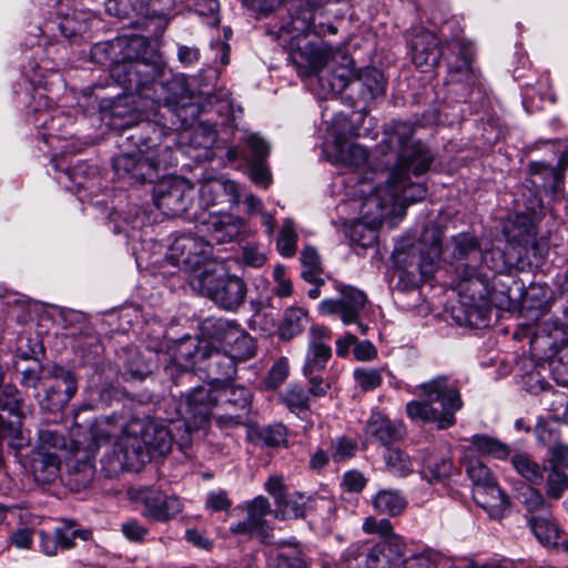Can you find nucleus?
<instances>
[{"mask_svg":"<svg viewBox=\"0 0 568 568\" xmlns=\"http://www.w3.org/2000/svg\"><path fill=\"white\" fill-rule=\"evenodd\" d=\"M416 125L409 121H393L385 129V138L378 149L389 156L386 164L393 168L387 182L395 204L404 205L422 201L426 196V186L410 181V174H425L434 162L430 149L420 140H415Z\"/></svg>","mask_w":568,"mask_h":568,"instance_id":"obj_1","label":"nucleus"},{"mask_svg":"<svg viewBox=\"0 0 568 568\" xmlns=\"http://www.w3.org/2000/svg\"><path fill=\"white\" fill-rule=\"evenodd\" d=\"M190 433L181 422L166 426L153 420H134L129 425L128 434L114 446L112 470L133 467L155 454L166 455L174 443L183 448L191 440Z\"/></svg>","mask_w":568,"mask_h":568,"instance_id":"obj_2","label":"nucleus"},{"mask_svg":"<svg viewBox=\"0 0 568 568\" xmlns=\"http://www.w3.org/2000/svg\"><path fill=\"white\" fill-rule=\"evenodd\" d=\"M184 371V377L191 379L192 369L204 371L207 378L215 384H227L236 374V361L225 351L207 343H200L197 337L186 336L178 342L173 357Z\"/></svg>","mask_w":568,"mask_h":568,"instance_id":"obj_3","label":"nucleus"},{"mask_svg":"<svg viewBox=\"0 0 568 568\" xmlns=\"http://www.w3.org/2000/svg\"><path fill=\"white\" fill-rule=\"evenodd\" d=\"M305 14L307 17L302 20L293 19L292 21L293 29L298 34L292 37L288 43V57L301 77L320 75L329 62H335L337 55L325 41L321 39L311 40L308 36L304 34L312 26L311 11L306 10Z\"/></svg>","mask_w":568,"mask_h":568,"instance_id":"obj_4","label":"nucleus"},{"mask_svg":"<svg viewBox=\"0 0 568 568\" xmlns=\"http://www.w3.org/2000/svg\"><path fill=\"white\" fill-rule=\"evenodd\" d=\"M169 146L148 148L145 153L122 152L112 160L114 173L119 180L129 183H154L169 164Z\"/></svg>","mask_w":568,"mask_h":568,"instance_id":"obj_5","label":"nucleus"},{"mask_svg":"<svg viewBox=\"0 0 568 568\" xmlns=\"http://www.w3.org/2000/svg\"><path fill=\"white\" fill-rule=\"evenodd\" d=\"M190 286L226 311L237 310L246 297L244 281L235 275L217 274L216 264L207 265L201 274L194 275L190 281Z\"/></svg>","mask_w":568,"mask_h":568,"instance_id":"obj_6","label":"nucleus"},{"mask_svg":"<svg viewBox=\"0 0 568 568\" xmlns=\"http://www.w3.org/2000/svg\"><path fill=\"white\" fill-rule=\"evenodd\" d=\"M211 255L212 247L204 239L192 234H181L169 246L164 261L186 273L190 282L207 265L214 266L215 262L211 260Z\"/></svg>","mask_w":568,"mask_h":568,"instance_id":"obj_7","label":"nucleus"},{"mask_svg":"<svg viewBox=\"0 0 568 568\" xmlns=\"http://www.w3.org/2000/svg\"><path fill=\"white\" fill-rule=\"evenodd\" d=\"M416 393L433 405H440V429L455 425V414L462 409L463 400L457 384L448 375H438L416 386Z\"/></svg>","mask_w":568,"mask_h":568,"instance_id":"obj_8","label":"nucleus"},{"mask_svg":"<svg viewBox=\"0 0 568 568\" xmlns=\"http://www.w3.org/2000/svg\"><path fill=\"white\" fill-rule=\"evenodd\" d=\"M338 298L323 300L318 310L324 315H338L345 325L355 324L362 335H366L369 327L362 322V315L366 308V294L354 286H338Z\"/></svg>","mask_w":568,"mask_h":568,"instance_id":"obj_9","label":"nucleus"},{"mask_svg":"<svg viewBox=\"0 0 568 568\" xmlns=\"http://www.w3.org/2000/svg\"><path fill=\"white\" fill-rule=\"evenodd\" d=\"M77 379L73 373L64 367L54 365L49 368L43 378L41 389L36 397L41 408L61 410L77 393Z\"/></svg>","mask_w":568,"mask_h":568,"instance_id":"obj_10","label":"nucleus"},{"mask_svg":"<svg viewBox=\"0 0 568 568\" xmlns=\"http://www.w3.org/2000/svg\"><path fill=\"white\" fill-rule=\"evenodd\" d=\"M193 199V185L179 176L163 179L153 189L155 206L170 217L185 213L191 206Z\"/></svg>","mask_w":568,"mask_h":568,"instance_id":"obj_11","label":"nucleus"},{"mask_svg":"<svg viewBox=\"0 0 568 568\" xmlns=\"http://www.w3.org/2000/svg\"><path fill=\"white\" fill-rule=\"evenodd\" d=\"M217 403V389H213L211 385L194 387L185 395L178 407V413L183 419V427H186L190 432L200 428L209 420L212 409Z\"/></svg>","mask_w":568,"mask_h":568,"instance_id":"obj_12","label":"nucleus"},{"mask_svg":"<svg viewBox=\"0 0 568 568\" xmlns=\"http://www.w3.org/2000/svg\"><path fill=\"white\" fill-rule=\"evenodd\" d=\"M141 50L124 52L122 64L113 69V77H116L124 87L141 89L149 83L154 85L155 79L161 74L160 65L141 57Z\"/></svg>","mask_w":568,"mask_h":568,"instance_id":"obj_13","label":"nucleus"},{"mask_svg":"<svg viewBox=\"0 0 568 568\" xmlns=\"http://www.w3.org/2000/svg\"><path fill=\"white\" fill-rule=\"evenodd\" d=\"M440 254L442 241L439 235H436L430 245L419 242L413 244L407 251H397L396 263L403 266L408 274L417 272L426 280L435 272Z\"/></svg>","mask_w":568,"mask_h":568,"instance_id":"obj_14","label":"nucleus"},{"mask_svg":"<svg viewBox=\"0 0 568 568\" xmlns=\"http://www.w3.org/2000/svg\"><path fill=\"white\" fill-rule=\"evenodd\" d=\"M456 291L460 297L465 298L464 304L475 308L495 304L490 280L481 267L456 270Z\"/></svg>","mask_w":568,"mask_h":568,"instance_id":"obj_15","label":"nucleus"},{"mask_svg":"<svg viewBox=\"0 0 568 568\" xmlns=\"http://www.w3.org/2000/svg\"><path fill=\"white\" fill-rule=\"evenodd\" d=\"M366 568H435L427 556L414 555L404 559L402 545L383 541L366 555Z\"/></svg>","mask_w":568,"mask_h":568,"instance_id":"obj_16","label":"nucleus"},{"mask_svg":"<svg viewBox=\"0 0 568 568\" xmlns=\"http://www.w3.org/2000/svg\"><path fill=\"white\" fill-rule=\"evenodd\" d=\"M222 399L223 414L213 415L221 428H232L243 425L251 405V390L244 386L224 387L219 389V400Z\"/></svg>","mask_w":568,"mask_h":568,"instance_id":"obj_17","label":"nucleus"},{"mask_svg":"<svg viewBox=\"0 0 568 568\" xmlns=\"http://www.w3.org/2000/svg\"><path fill=\"white\" fill-rule=\"evenodd\" d=\"M139 500L143 505V516L160 523L172 519L182 511L183 507L178 497L164 495L162 491L152 488L141 489Z\"/></svg>","mask_w":568,"mask_h":568,"instance_id":"obj_18","label":"nucleus"},{"mask_svg":"<svg viewBox=\"0 0 568 568\" xmlns=\"http://www.w3.org/2000/svg\"><path fill=\"white\" fill-rule=\"evenodd\" d=\"M94 475V454L88 449H74L67 459L65 485L79 491L90 486Z\"/></svg>","mask_w":568,"mask_h":568,"instance_id":"obj_19","label":"nucleus"},{"mask_svg":"<svg viewBox=\"0 0 568 568\" xmlns=\"http://www.w3.org/2000/svg\"><path fill=\"white\" fill-rule=\"evenodd\" d=\"M146 41L142 37L131 39H115L113 41L100 42L92 47L91 57L100 64H109L111 73L118 64H122V55L126 51L145 49Z\"/></svg>","mask_w":568,"mask_h":568,"instance_id":"obj_20","label":"nucleus"},{"mask_svg":"<svg viewBox=\"0 0 568 568\" xmlns=\"http://www.w3.org/2000/svg\"><path fill=\"white\" fill-rule=\"evenodd\" d=\"M413 62L422 72H427L439 63L445 54L436 36L429 31H418L412 39Z\"/></svg>","mask_w":568,"mask_h":568,"instance_id":"obj_21","label":"nucleus"},{"mask_svg":"<svg viewBox=\"0 0 568 568\" xmlns=\"http://www.w3.org/2000/svg\"><path fill=\"white\" fill-rule=\"evenodd\" d=\"M452 257L457 262V270L481 267L484 248L479 240L469 233L454 235L448 245Z\"/></svg>","mask_w":568,"mask_h":568,"instance_id":"obj_22","label":"nucleus"},{"mask_svg":"<svg viewBox=\"0 0 568 568\" xmlns=\"http://www.w3.org/2000/svg\"><path fill=\"white\" fill-rule=\"evenodd\" d=\"M240 327L235 321L222 317H207L201 323V338H197V341L200 343H207L210 346L226 347Z\"/></svg>","mask_w":568,"mask_h":568,"instance_id":"obj_23","label":"nucleus"},{"mask_svg":"<svg viewBox=\"0 0 568 568\" xmlns=\"http://www.w3.org/2000/svg\"><path fill=\"white\" fill-rule=\"evenodd\" d=\"M342 62L327 71H322L318 82L327 93H342L349 85H354L357 72L354 70V62L347 55H341Z\"/></svg>","mask_w":568,"mask_h":568,"instance_id":"obj_24","label":"nucleus"},{"mask_svg":"<svg viewBox=\"0 0 568 568\" xmlns=\"http://www.w3.org/2000/svg\"><path fill=\"white\" fill-rule=\"evenodd\" d=\"M388 182L384 186L376 187L371 194L364 197L361 204V214L365 223L377 226L385 216L386 209L395 204Z\"/></svg>","mask_w":568,"mask_h":568,"instance_id":"obj_25","label":"nucleus"},{"mask_svg":"<svg viewBox=\"0 0 568 568\" xmlns=\"http://www.w3.org/2000/svg\"><path fill=\"white\" fill-rule=\"evenodd\" d=\"M366 434L384 446H388L404 437L402 423L390 420L382 413H373L366 424Z\"/></svg>","mask_w":568,"mask_h":568,"instance_id":"obj_26","label":"nucleus"},{"mask_svg":"<svg viewBox=\"0 0 568 568\" xmlns=\"http://www.w3.org/2000/svg\"><path fill=\"white\" fill-rule=\"evenodd\" d=\"M530 174L532 179L530 181L531 186L534 187V199H531L527 205V209L530 211H535L537 206H539L538 194L540 190L555 191L558 184L560 183V173L552 165L546 164L544 162H532L529 165Z\"/></svg>","mask_w":568,"mask_h":568,"instance_id":"obj_27","label":"nucleus"},{"mask_svg":"<svg viewBox=\"0 0 568 568\" xmlns=\"http://www.w3.org/2000/svg\"><path fill=\"white\" fill-rule=\"evenodd\" d=\"M473 496L476 504L484 508L490 518L500 519L505 516L509 501L497 481L484 488H474Z\"/></svg>","mask_w":568,"mask_h":568,"instance_id":"obj_28","label":"nucleus"},{"mask_svg":"<svg viewBox=\"0 0 568 568\" xmlns=\"http://www.w3.org/2000/svg\"><path fill=\"white\" fill-rule=\"evenodd\" d=\"M154 93L156 94V102L163 103L170 108H184L190 99L189 90L184 80L179 77H173L170 80L155 82Z\"/></svg>","mask_w":568,"mask_h":568,"instance_id":"obj_29","label":"nucleus"},{"mask_svg":"<svg viewBox=\"0 0 568 568\" xmlns=\"http://www.w3.org/2000/svg\"><path fill=\"white\" fill-rule=\"evenodd\" d=\"M277 550L274 568H310V559L295 538L274 541Z\"/></svg>","mask_w":568,"mask_h":568,"instance_id":"obj_30","label":"nucleus"},{"mask_svg":"<svg viewBox=\"0 0 568 568\" xmlns=\"http://www.w3.org/2000/svg\"><path fill=\"white\" fill-rule=\"evenodd\" d=\"M318 501L326 503V499L312 497L306 498L300 493L284 496L283 499L276 504V508L274 510L275 517L284 520L304 518L307 510L315 507Z\"/></svg>","mask_w":568,"mask_h":568,"instance_id":"obj_31","label":"nucleus"},{"mask_svg":"<svg viewBox=\"0 0 568 568\" xmlns=\"http://www.w3.org/2000/svg\"><path fill=\"white\" fill-rule=\"evenodd\" d=\"M31 469L34 479L41 484L52 483L60 471V458L57 453L33 450Z\"/></svg>","mask_w":568,"mask_h":568,"instance_id":"obj_32","label":"nucleus"},{"mask_svg":"<svg viewBox=\"0 0 568 568\" xmlns=\"http://www.w3.org/2000/svg\"><path fill=\"white\" fill-rule=\"evenodd\" d=\"M372 505L381 515L397 517L405 511L408 501L398 489H381L372 498Z\"/></svg>","mask_w":568,"mask_h":568,"instance_id":"obj_33","label":"nucleus"},{"mask_svg":"<svg viewBox=\"0 0 568 568\" xmlns=\"http://www.w3.org/2000/svg\"><path fill=\"white\" fill-rule=\"evenodd\" d=\"M354 85L357 87L364 101L374 100L385 92L384 75L375 68H367L357 72Z\"/></svg>","mask_w":568,"mask_h":568,"instance_id":"obj_34","label":"nucleus"},{"mask_svg":"<svg viewBox=\"0 0 568 568\" xmlns=\"http://www.w3.org/2000/svg\"><path fill=\"white\" fill-rule=\"evenodd\" d=\"M446 49L456 55L455 61L448 59L450 81H468L473 75L471 55L469 50L460 45L457 41L450 42Z\"/></svg>","mask_w":568,"mask_h":568,"instance_id":"obj_35","label":"nucleus"},{"mask_svg":"<svg viewBox=\"0 0 568 568\" xmlns=\"http://www.w3.org/2000/svg\"><path fill=\"white\" fill-rule=\"evenodd\" d=\"M528 525L532 534L542 545H557L561 530L552 516V511H549L548 515L531 517Z\"/></svg>","mask_w":568,"mask_h":568,"instance_id":"obj_36","label":"nucleus"},{"mask_svg":"<svg viewBox=\"0 0 568 568\" xmlns=\"http://www.w3.org/2000/svg\"><path fill=\"white\" fill-rule=\"evenodd\" d=\"M518 501L526 510L527 521H529L531 517L548 515L549 511H551V504L532 486H525L519 490Z\"/></svg>","mask_w":568,"mask_h":568,"instance_id":"obj_37","label":"nucleus"},{"mask_svg":"<svg viewBox=\"0 0 568 568\" xmlns=\"http://www.w3.org/2000/svg\"><path fill=\"white\" fill-rule=\"evenodd\" d=\"M307 324V312L302 307H288L278 327L282 339L290 341L300 335Z\"/></svg>","mask_w":568,"mask_h":568,"instance_id":"obj_38","label":"nucleus"},{"mask_svg":"<svg viewBox=\"0 0 568 568\" xmlns=\"http://www.w3.org/2000/svg\"><path fill=\"white\" fill-rule=\"evenodd\" d=\"M406 413L412 420L436 423L440 429L442 412L424 397L408 402L406 404Z\"/></svg>","mask_w":568,"mask_h":568,"instance_id":"obj_39","label":"nucleus"},{"mask_svg":"<svg viewBox=\"0 0 568 568\" xmlns=\"http://www.w3.org/2000/svg\"><path fill=\"white\" fill-rule=\"evenodd\" d=\"M331 356L332 348L329 345L308 343L303 367L304 375H312L325 369Z\"/></svg>","mask_w":568,"mask_h":568,"instance_id":"obj_40","label":"nucleus"},{"mask_svg":"<svg viewBox=\"0 0 568 568\" xmlns=\"http://www.w3.org/2000/svg\"><path fill=\"white\" fill-rule=\"evenodd\" d=\"M225 351L236 361L244 362L252 358L256 353V345L253 337H251L244 329L235 333L232 342L227 344Z\"/></svg>","mask_w":568,"mask_h":568,"instance_id":"obj_41","label":"nucleus"},{"mask_svg":"<svg viewBox=\"0 0 568 568\" xmlns=\"http://www.w3.org/2000/svg\"><path fill=\"white\" fill-rule=\"evenodd\" d=\"M511 464L516 471L532 485L544 481V468L527 454H515Z\"/></svg>","mask_w":568,"mask_h":568,"instance_id":"obj_42","label":"nucleus"},{"mask_svg":"<svg viewBox=\"0 0 568 568\" xmlns=\"http://www.w3.org/2000/svg\"><path fill=\"white\" fill-rule=\"evenodd\" d=\"M116 145L122 150V152L138 153H145L149 148L140 125H122V131L118 136Z\"/></svg>","mask_w":568,"mask_h":568,"instance_id":"obj_43","label":"nucleus"},{"mask_svg":"<svg viewBox=\"0 0 568 568\" xmlns=\"http://www.w3.org/2000/svg\"><path fill=\"white\" fill-rule=\"evenodd\" d=\"M301 263L303 266L302 277L312 284H324L321 277L323 268L321 257L314 247H305L301 253Z\"/></svg>","mask_w":568,"mask_h":568,"instance_id":"obj_44","label":"nucleus"},{"mask_svg":"<svg viewBox=\"0 0 568 568\" xmlns=\"http://www.w3.org/2000/svg\"><path fill=\"white\" fill-rule=\"evenodd\" d=\"M91 24V13L77 11L62 18L59 27L65 38H73L87 32Z\"/></svg>","mask_w":568,"mask_h":568,"instance_id":"obj_45","label":"nucleus"},{"mask_svg":"<svg viewBox=\"0 0 568 568\" xmlns=\"http://www.w3.org/2000/svg\"><path fill=\"white\" fill-rule=\"evenodd\" d=\"M270 513L271 509L268 500L263 496H257L247 505L246 520L255 531L264 535L266 531L265 516Z\"/></svg>","mask_w":568,"mask_h":568,"instance_id":"obj_46","label":"nucleus"},{"mask_svg":"<svg viewBox=\"0 0 568 568\" xmlns=\"http://www.w3.org/2000/svg\"><path fill=\"white\" fill-rule=\"evenodd\" d=\"M385 462L388 471L394 476L406 477L414 471L410 457L399 448L387 449Z\"/></svg>","mask_w":568,"mask_h":568,"instance_id":"obj_47","label":"nucleus"},{"mask_svg":"<svg viewBox=\"0 0 568 568\" xmlns=\"http://www.w3.org/2000/svg\"><path fill=\"white\" fill-rule=\"evenodd\" d=\"M470 443L479 453L498 459H504L509 455V448L506 444L487 435H474Z\"/></svg>","mask_w":568,"mask_h":568,"instance_id":"obj_48","label":"nucleus"},{"mask_svg":"<svg viewBox=\"0 0 568 568\" xmlns=\"http://www.w3.org/2000/svg\"><path fill=\"white\" fill-rule=\"evenodd\" d=\"M546 478V496L558 500L568 490V475L562 469L544 466Z\"/></svg>","mask_w":568,"mask_h":568,"instance_id":"obj_49","label":"nucleus"},{"mask_svg":"<svg viewBox=\"0 0 568 568\" xmlns=\"http://www.w3.org/2000/svg\"><path fill=\"white\" fill-rule=\"evenodd\" d=\"M337 159L345 166L359 168L367 162L368 152L356 143L344 144L338 146Z\"/></svg>","mask_w":568,"mask_h":568,"instance_id":"obj_50","label":"nucleus"},{"mask_svg":"<svg viewBox=\"0 0 568 568\" xmlns=\"http://www.w3.org/2000/svg\"><path fill=\"white\" fill-rule=\"evenodd\" d=\"M214 227L217 241L231 242L241 235L244 222L240 217L225 215L214 224Z\"/></svg>","mask_w":568,"mask_h":568,"instance_id":"obj_51","label":"nucleus"},{"mask_svg":"<svg viewBox=\"0 0 568 568\" xmlns=\"http://www.w3.org/2000/svg\"><path fill=\"white\" fill-rule=\"evenodd\" d=\"M465 468L467 476L473 481L474 488H484L496 483V478L491 474L490 469L479 459L471 458L467 460Z\"/></svg>","mask_w":568,"mask_h":568,"instance_id":"obj_52","label":"nucleus"},{"mask_svg":"<svg viewBox=\"0 0 568 568\" xmlns=\"http://www.w3.org/2000/svg\"><path fill=\"white\" fill-rule=\"evenodd\" d=\"M453 463L449 457L430 458L427 460L425 469L422 471L423 478L429 483L440 481L450 476Z\"/></svg>","mask_w":568,"mask_h":568,"instance_id":"obj_53","label":"nucleus"},{"mask_svg":"<svg viewBox=\"0 0 568 568\" xmlns=\"http://www.w3.org/2000/svg\"><path fill=\"white\" fill-rule=\"evenodd\" d=\"M64 448H67V438L63 434L51 428H43L39 430L34 450L57 453V450Z\"/></svg>","mask_w":568,"mask_h":568,"instance_id":"obj_54","label":"nucleus"},{"mask_svg":"<svg viewBox=\"0 0 568 568\" xmlns=\"http://www.w3.org/2000/svg\"><path fill=\"white\" fill-rule=\"evenodd\" d=\"M200 95L203 98L202 109L205 112L215 111L219 114L227 113L232 103L227 91L217 90L214 92L200 91Z\"/></svg>","mask_w":568,"mask_h":568,"instance_id":"obj_55","label":"nucleus"},{"mask_svg":"<svg viewBox=\"0 0 568 568\" xmlns=\"http://www.w3.org/2000/svg\"><path fill=\"white\" fill-rule=\"evenodd\" d=\"M281 397L286 407L293 413L308 409V392L301 385H291Z\"/></svg>","mask_w":568,"mask_h":568,"instance_id":"obj_56","label":"nucleus"},{"mask_svg":"<svg viewBox=\"0 0 568 568\" xmlns=\"http://www.w3.org/2000/svg\"><path fill=\"white\" fill-rule=\"evenodd\" d=\"M383 369L372 367H358L353 372V376L356 385L363 392H371L382 385L383 382Z\"/></svg>","mask_w":568,"mask_h":568,"instance_id":"obj_57","label":"nucleus"},{"mask_svg":"<svg viewBox=\"0 0 568 568\" xmlns=\"http://www.w3.org/2000/svg\"><path fill=\"white\" fill-rule=\"evenodd\" d=\"M254 436L265 446L277 447L286 443V428L282 424H273L257 428Z\"/></svg>","mask_w":568,"mask_h":568,"instance_id":"obj_58","label":"nucleus"},{"mask_svg":"<svg viewBox=\"0 0 568 568\" xmlns=\"http://www.w3.org/2000/svg\"><path fill=\"white\" fill-rule=\"evenodd\" d=\"M486 266L498 274L508 273L513 267V262L509 261L506 253L500 248L484 250V258L481 268Z\"/></svg>","mask_w":568,"mask_h":568,"instance_id":"obj_59","label":"nucleus"},{"mask_svg":"<svg viewBox=\"0 0 568 568\" xmlns=\"http://www.w3.org/2000/svg\"><path fill=\"white\" fill-rule=\"evenodd\" d=\"M54 535L59 541V548L71 549L74 547V539L80 538L82 540H89L92 537V532L88 529H75L72 525H61L54 529Z\"/></svg>","mask_w":568,"mask_h":568,"instance_id":"obj_60","label":"nucleus"},{"mask_svg":"<svg viewBox=\"0 0 568 568\" xmlns=\"http://www.w3.org/2000/svg\"><path fill=\"white\" fill-rule=\"evenodd\" d=\"M548 365L554 379L560 385L568 386V345L551 356Z\"/></svg>","mask_w":568,"mask_h":568,"instance_id":"obj_61","label":"nucleus"},{"mask_svg":"<svg viewBox=\"0 0 568 568\" xmlns=\"http://www.w3.org/2000/svg\"><path fill=\"white\" fill-rule=\"evenodd\" d=\"M535 434L538 442L541 445L548 446V448L559 443L560 430L554 420L539 418L535 427Z\"/></svg>","mask_w":568,"mask_h":568,"instance_id":"obj_62","label":"nucleus"},{"mask_svg":"<svg viewBox=\"0 0 568 568\" xmlns=\"http://www.w3.org/2000/svg\"><path fill=\"white\" fill-rule=\"evenodd\" d=\"M297 234L294 231L293 224L286 221L277 237V250L284 257H291L296 252Z\"/></svg>","mask_w":568,"mask_h":568,"instance_id":"obj_63","label":"nucleus"},{"mask_svg":"<svg viewBox=\"0 0 568 568\" xmlns=\"http://www.w3.org/2000/svg\"><path fill=\"white\" fill-rule=\"evenodd\" d=\"M243 142L250 150V158H247L248 163L255 161H265L270 153V145L267 142L256 133L247 134Z\"/></svg>","mask_w":568,"mask_h":568,"instance_id":"obj_64","label":"nucleus"}]
</instances>
